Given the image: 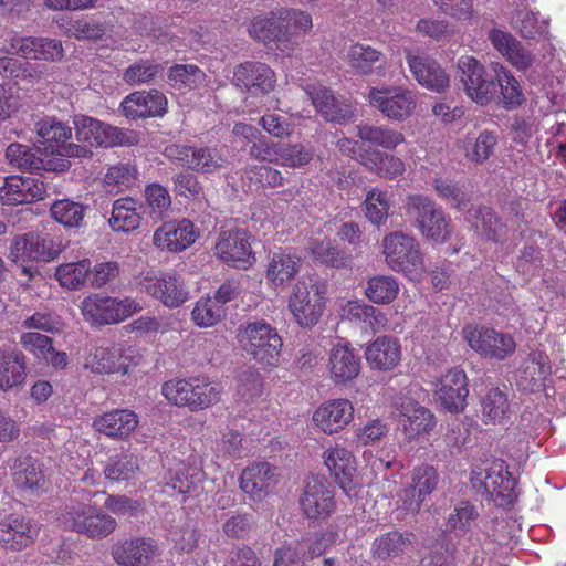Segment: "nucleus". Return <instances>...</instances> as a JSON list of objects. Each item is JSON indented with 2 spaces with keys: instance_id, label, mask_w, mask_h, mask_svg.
I'll return each mask as SVG.
<instances>
[{
  "instance_id": "1",
  "label": "nucleus",
  "mask_w": 566,
  "mask_h": 566,
  "mask_svg": "<svg viewBox=\"0 0 566 566\" xmlns=\"http://www.w3.org/2000/svg\"><path fill=\"white\" fill-rule=\"evenodd\" d=\"M403 216L419 233L436 242L451 237V219L432 198L422 193H409L402 205Z\"/></svg>"
},
{
  "instance_id": "2",
  "label": "nucleus",
  "mask_w": 566,
  "mask_h": 566,
  "mask_svg": "<svg viewBox=\"0 0 566 566\" xmlns=\"http://www.w3.org/2000/svg\"><path fill=\"white\" fill-rule=\"evenodd\" d=\"M237 337L241 348L259 364L277 365L283 340L276 328L266 321L255 319L240 325Z\"/></svg>"
},
{
  "instance_id": "3",
  "label": "nucleus",
  "mask_w": 566,
  "mask_h": 566,
  "mask_svg": "<svg viewBox=\"0 0 566 566\" xmlns=\"http://www.w3.org/2000/svg\"><path fill=\"white\" fill-rule=\"evenodd\" d=\"M59 521L65 530L90 539L106 538L117 527L116 520L104 510L83 503L66 505Z\"/></svg>"
},
{
  "instance_id": "4",
  "label": "nucleus",
  "mask_w": 566,
  "mask_h": 566,
  "mask_svg": "<svg viewBox=\"0 0 566 566\" xmlns=\"http://www.w3.org/2000/svg\"><path fill=\"white\" fill-rule=\"evenodd\" d=\"M163 395L179 407L203 410L221 400V388L199 378L170 380L163 385Z\"/></svg>"
},
{
  "instance_id": "5",
  "label": "nucleus",
  "mask_w": 566,
  "mask_h": 566,
  "mask_svg": "<svg viewBox=\"0 0 566 566\" xmlns=\"http://www.w3.org/2000/svg\"><path fill=\"white\" fill-rule=\"evenodd\" d=\"M73 124L76 140L86 144L91 149L132 146L137 143L134 132L123 130L91 116L75 115Z\"/></svg>"
},
{
  "instance_id": "6",
  "label": "nucleus",
  "mask_w": 566,
  "mask_h": 566,
  "mask_svg": "<svg viewBox=\"0 0 566 566\" xmlns=\"http://www.w3.org/2000/svg\"><path fill=\"white\" fill-rule=\"evenodd\" d=\"M81 310L86 322L95 326L117 324L138 313L143 306L134 298L101 296L93 294L82 301Z\"/></svg>"
},
{
  "instance_id": "7",
  "label": "nucleus",
  "mask_w": 566,
  "mask_h": 566,
  "mask_svg": "<svg viewBox=\"0 0 566 566\" xmlns=\"http://www.w3.org/2000/svg\"><path fill=\"white\" fill-rule=\"evenodd\" d=\"M170 161L189 170L214 174L228 164V159L217 147L170 144L164 149Z\"/></svg>"
},
{
  "instance_id": "8",
  "label": "nucleus",
  "mask_w": 566,
  "mask_h": 566,
  "mask_svg": "<svg viewBox=\"0 0 566 566\" xmlns=\"http://www.w3.org/2000/svg\"><path fill=\"white\" fill-rule=\"evenodd\" d=\"M455 69V80L462 85L465 95L481 106L490 104L495 96V85L483 64L473 56L462 55Z\"/></svg>"
},
{
  "instance_id": "9",
  "label": "nucleus",
  "mask_w": 566,
  "mask_h": 566,
  "mask_svg": "<svg viewBox=\"0 0 566 566\" xmlns=\"http://www.w3.org/2000/svg\"><path fill=\"white\" fill-rule=\"evenodd\" d=\"M387 264L397 272L417 276L423 270V258L416 239L403 232L389 233L384 239Z\"/></svg>"
},
{
  "instance_id": "10",
  "label": "nucleus",
  "mask_w": 566,
  "mask_h": 566,
  "mask_svg": "<svg viewBox=\"0 0 566 566\" xmlns=\"http://www.w3.org/2000/svg\"><path fill=\"white\" fill-rule=\"evenodd\" d=\"M249 33L273 52L289 55L296 45L295 32L289 29L282 12L253 19Z\"/></svg>"
},
{
  "instance_id": "11",
  "label": "nucleus",
  "mask_w": 566,
  "mask_h": 566,
  "mask_svg": "<svg viewBox=\"0 0 566 566\" xmlns=\"http://www.w3.org/2000/svg\"><path fill=\"white\" fill-rule=\"evenodd\" d=\"M325 307L323 292L318 285L298 281L289 300V308L295 322L303 328L315 326Z\"/></svg>"
},
{
  "instance_id": "12",
  "label": "nucleus",
  "mask_w": 566,
  "mask_h": 566,
  "mask_svg": "<svg viewBox=\"0 0 566 566\" xmlns=\"http://www.w3.org/2000/svg\"><path fill=\"white\" fill-rule=\"evenodd\" d=\"M298 502L303 514L314 521L327 518L336 506L332 484L318 475L307 479Z\"/></svg>"
},
{
  "instance_id": "13",
  "label": "nucleus",
  "mask_w": 566,
  "mask_h": 566,
  "mask_svg": "<svg viewBox=\"0 0 566 566\" xmlns=\"http://www.w3.org/2000/svg\"><path fill=\"white\" fill-rule=\"evenodd\" d=\"M61 252L60 244L49 234L29 232L17 235L11 242L9 258L13 263L27 261L49 262Z\"/></svg>"
},
{
  "instance_id": "14",
  "label": "nucleus",
  "mask_w": 566,
  "mask_h": 566,
  "mask_svg": "<svg viewBox=\"0 0 566 566\" xmlns=\"http://www.w3.org/2000/svg\"><path fill=\"white\" fill-rule=\"evenodd\" d=\"M368 99L384 116L399 122L410 117L417 105L412 92L401 87H373Z\"/></svg>"
},
{
  "instance_id": "15",
  "label": "nucleus",
  "mask_w": 566,
  "mask_h": 566,
  "mask_svg": "<svg viewBox=\"0 0 566 566\" xmlns=\"http://www.w3.org/2000/svg\"><path fill=\"white\" fill-rule=\"evenodd\" d=\"M465 337L473 350L491 359L504 360L516 349V343L511 335L490 327L481 326L465 331Z\"/></svg>"
},
{
  "instance_id": "16",
  "label": "nucleus",
  "mask_w": 566,
  "mask_h": 566,
  "mask_svg": "<svg viewBox=\"0 0 566 566\" xmlns=\"http://www.w3.org/2000/svg\"><path fill=\"white\" fill-rule=\"evenodd\" d=\"M111 555L118 566H150L160 552L155 539L136 536L114 543Z\"/></svg>"
},
{
  "instance_id": "17",
  "label": "nucleus",
  "mask_w": 566,
  "mask_h": 566,
  "mask_svg": "<svg viewBox=\"0 0 566 566\" xmlns=\"http://www.w3.org/2000/svg\"><path fill=\"white\" fill-rule=\"evenodd\" d=\"M216 253L223 262L238 269H248L255 262L244 229L222 231L216 243Z\"/></svg>"
},
{
  "instance_id": "18",
  "label": "nucleus",
  "mask_w": 566,
  "mask_h": 566,
  "mask_svg": "<svg viewBox=\"0 0 566 566\" xmlns=\"http://www.w3.org/2000/svg\"><path fill=\"white\" fill-rule=\"evenodd\" d=\"M119 112L130 120L161 117L167 112V98L157 90L133 92L122 101Z\"/></svg>"
},
{
  "instance_id": "19",
  "label": "nucleus",
  "mask_w": 566,
  "mask_h": 566,
  "mask_svg": "<svg viewBox=\"0 0 566 566\" xmlns=\"http://www.w3.org/2000/svg\"><path fill=\"white\" fill-rule=\"evenodd\" d=\"M38 534L36 524L20 514H8L0 520V546L6 549H24L34 543Z\"/></svg>"
},
{
  "instance_id": "20",
  "label": "nucleus",
  "mask_w": 566,
  "mask_h": 566,
  "mask_svg": "<svg viewBox=\"0 0 566 566\" xmlns=\"http://www.w3.org/2000/svg\"><path fill=\"white\" fill-rule=\"evenodd\" d=\"M232 81L235 86L258 96L273 91L276 78L274 72L266 64L245 62L234 69Z\"/></svg>"
},
{
  "instance_id": "21",
  "label": "nucleus",
  "mask_w": 566,
  "mask_h": 566,
  "mask_svg": "<svg viewBox=\"0 0 566 566\" xmlns=\"http://www.w3.org/2000/svg\"><path fill=\"white\" fill-rule=\"evenodd\" d=\"M46 197V187L39 177L10 176L0 188L3 205H23L40 201Z\"/></svg>"
},
{
  "instance_id": "22",
  "label": "nucleus",
  "mask_w": 566,
  "mask_h": 566,
  "mask_svg": "<svg viewBox=\"0 0 566 566\" xmlns=\"http://www.w3.org/2000/svg\"><path fill=\"white\" fill-rule=\"evenodd\" d=\"M407 63L420 85L437 93H442L449 87V75L433 57L424 53H408Z\"/></svg>"
},
{
  "instance_id": "23",
  "label": "nucleus",
  "mask_w": 566,
  "mask_h": 566,
  "mask_svg": "<svg viewBox=\"0 0 566 566\" xmlns=\"http://www.w3.org/2000/svg\"><path fill=\"white\" fill-rule=\"evenodd\" d=\"M11 48L22 59L60 62L64 57V48L59 39L46 36L13 38Z\"/></svg>"
},
{
  "instance_id": "24",
  "label": "nucleus",
  "mask_w": 566,
  "mask_h": 566,
  "mask_svg": "<svg viewBox=\"0 0 566 566\" xmlns=\"http://www.w3.org/2000/svg\"><path fill=\"white\" fill-rule=\"evenodd\" d=\"M486 38L493 48L517 71L524 72L532 67L535 56L510 32L492 28L488 31Z\"/></svg>"
},
{
  "instance_id": "25",
  "label": "nucleus",
  "mask_w": 566,
  "mask_h": 566,
  "mask_svg": "<svg viewBox=\"0 0 566 566\" xmlns=\"http://www.w3.org/2000/svg\"><path fill=\"white\" fill-rule=\"evenodd\" d=\"M308 95L316 111L327 122L344 124L354 116L352 103L342 96L335 95L327 87H312Z\"/></svg>"
},
{
  "instance_id": "26",
  "label": "nucleus",
  "mask_w": 566,
  "mask_h": 566,
  "mask_svg": "<svg viewBox=\"0 0 566 566\" xmlns=\"http://www.w3.org/2000/svg\"><path fill=\"white\" fill-rule=\"evenodd\" d=\"M481 486L484 493L501 506L512 504L515 499V480L511 476L502 460L494 461L486 469Z\"/></svg>"
},
{
  "instance_id": "27",
  "label": "nucleus",
  "mask_w": 566,
  "mask_h": 566,
  "mask_svg": "<svg viewBox=\"0 0 566 566\" xmlns=\"http://www.w3.org/2000/svg\"><path fill=\"white\" fill-rule=\"evenodd\" d=\"M438 471L429 464L416 467L411 472V484L405 490L403 505L410 512H418L439 484Z\"/></svg>"
},
{
  "instance_id": "28",
  "label": "nucleus",
  "mask_w": 566,
  "mask_h": 566,
  "mask_svg": "<svg viewBox=\"0 0 566 566\" xmlns=\"http://www.w3.org/2000/svg\"><path fill=\"white\" fill-rule=\"evenodd\" d=\"M354 418V407L347 399H333L322 403L313 415V421L324 433L343 430Z\"/></svg>"
},
{
  "instance_id": "29",
  "label": "nucleus",
  "mask_w": 566,
  "mask_h": 566,
  "mask_svg": "<svg viewBox=\"0 0 566 566\" xmlns=\"http://www.w3.org/2000/svg\"><path fill=\"white\" fill-rule=\"evenodd\" d=\"M198 233L191 221L182 219L164 223L154 233V244L170 252H180L190 247Z\"/></svg>"
},
{
  "instance_id": "30",
  "label": "nucleus",
  "mask_w": 566,
  "mask_h": 566,
  "mask_svg": "<svg viewBox=\"0 0 566 566\" xmlns=\"http://www.w3.org/2000/svg\"><path fill=\"white\" fill-rule=\"evenodd\" d=\"M134 353L135 350L132 347H96L90 354L86 366L91 367L92 371L98 374L122 373L125 375L133 363Z\"/></svg>"
},
{
  "instance_id": "31",
  "label": "nucleus",
  "mask_w": 566,
  "mask_h": 566,
  "mask_svg": "<svg viewBox=\"0 0 566 566\" xmlns=\"http://www.w3.org/2000/svg\"><path fill=\"white\" fill-rule=\"evenodd\" d=\"M468 379L463 370L451 369L440 380L437 399L450 412H460L467 406Z\"/></svg>"
},
{
  "instance_id": "32",
  "label": "nucleus",
  "mask_w": 566,
  "mask_h": 566,
  "mask_svg": "<svg viewBox=\"0 0 566 566\" xmlns=\"http://www.w3.org/2000/svg\"><path fill=\"white\" fill-rule=\"evenodd\" d=\"M275 468L268 462L252 464L245 468L240 476V488L253 500L261 501L276 485Z\"/></svg>"
},
{
  "instance_id": "33",
  "label": "nucleus",
  "mask_w": 566,
  "mask_h": 566,
  "mask_svg": "<svg viewBox=\"0 0 566 566\" xmlns=\"http://www.w3.org/2000/svg\"><path fill=\"white\" fill-rule=\"evenodd\" d=\"M138 416L128 409H114L97 416L94 429L108 438L125 439L138 427Z\"/></svg>"
},
{
  "instance_id": "34",
  "label": "nucleus",
  "mask_w": 566,
  "mask_h": 566,
  "mask_svg": "<svg viewBox=\"0 0 566 566\" xmlns=\"http://www.w3.org/2000/svg\"><path fill=\"white\" fill-rule=\"evenodd\" d=\"M365 357L373 369L391 370L401 359V347L398 339L380 336L367 346Z\"/></svg>"
},
{
  "instance_id": "35",
  "label": "nucleus",
  "mask_w": 566,
  "mask_h": 566,
  "mask_svg": "<svg viewBox=\"0 0 566 566\" xmlns=\"http://www.w3.org/2000/svg\"><path fill=\"white\" fill-rule=\"evenodd\" d=\"M13 483L18 489L34 491L43 488L45 475L42 463L31 455H19L10 465Z\"/></svg>"
},
{
  "instance_id": "36",
  "label": "nucleus",
  "mask_w": 566,
  "mask_h": 566,
  "mask_svg": "<svg viewBox=\"0 0 566 566\" xmlns=\"http://www.w3.org/2000/svg\"><path fill=\"white\" fill-rule=\"evenodd\" d=\"M494 85L500 90L497 104L506 111L517 109L526 99L520 81L502 64L494 66Z\"/></svg>"
},
{
  "instance_id": "37",
  "label": "nucleus",
  "mask_w": 566,
  "mask_h": 566,
  "mask_svg": "<svg viewBox=\"0 0 566 566\" xmlns=\"http://www.w3.org/2000/svg\"><path fill=\"white\" fill-rule=\"evenodd\" d=\"M147 292L168 307H178L188 300V291L179 276L164 274L146 285Z\"/></svg>"
},
{
  "instance_id": "38",
  "label": "nucleus",
  "mask_w": 566,
  "mask_h": 566,
  "mask_svg": "<svg viewBox=\"0 0 566 566\" xmlns=\"http://www.w3.org/2000/svg\"><path fill=\"white\" fill-rule=\"evenodd\" d=\"M27 378V357L20 350L0 353V389L20 387Z\"/></svg>"
},
{
  "instance_id": "39",
  "label": "nucleus",
  "mask_w": 566,
  "mask_h": 566,
  "mask_svg": "<svg viewBox=\"0 0 566 566\" xmlns=\"http://www.w3.org/2000/svg\"><path fill=\"white\" fill-rule=\"evenodd\" d=\"M302 260L295 254L286 251L273 253L271 256L265 277L275 287L289 284L300 272Z\"/></svg>"
},
{
  "instance_id": "40",
  "label": "nucleus",
  "mask_w": 566,
  "mask_h": 566,
  "mask_svg": "<svg viewBox=\"0 0 566 566\" xmlns=\"http://www.w3.org/2000/svg\"><path fill=\"white\" fill-rule=\"evenodd\" d=\"M416 536L412 532H387L373 542L371 555L374 559L386 562L400 556L405 549L412 545Z\"/></svg>"
},
{
  "instance_id": "41",
  "label": "nucleus",
  "mask_w": 566,
  "mask_h": 566,
  "mask_svg": "<svg viewBox=\"0 0 566 566\" xmlns=\"http://www.w3.org/2000/svg\"><path fill=\"white\" fill-rule=\"evenodd\" d=\"M323 458L335 482L347 492V484L350 483L356 470L353 453L343 447H335L326 450Z\"/></svg>"
},
{
  "instance_id": "42",
  "label": "nucleus",
  "mask_w": 566,
  "mask_h": 566,
  "mask_svg": "<svg viewBox=\"0 0 566 566\" xmlns=\"http://www.w3.org/2000/svg\"><path fill=\"white\" fill-rule=\"evenodd\" d=\"M142 203H138L130 197H123L115 200L112 205V213L108 224L113 231L129 232L137 229L140 224Z\"/></svg>"
},
{
  "instance_id": "43",
  "label": "nucleus",
  "mask_w": 566,
  "mask_h": 566,
  "mask_svg": "<svg viewBox=\"0 0 566 566\" xmlns=\"http://www.w3.org/2000/svg\"><path fill=\"white\" fill-rule=\"evenodd\" d=\"M331 376L336 384L356 378L360 370V358L347 346H336L329 358Z\"/></svg>"
},
{
  "instance_id": "44",
  "label": "nucleus",
  "mask_w": 566,
  "mask_h": 566,
  "mask_svg": "<svg viewBox=\"0 0 566 566\" xmlns=\"http://www.w3.org/2000/svg\"><path fill=\"white\" fill-rule=\"evenodd\" d=\"M422 547L428 552L420 560L421 566H450L455 560L457 545L451 535L442 533L434 541H422Z\"/></svg>"
},
{
  "instance_id": "45",
  "label": "nucleus",
  "mask_w": 566,
  "mask_h": 566,
  "mask_svg": "<svg viewBox=\"0 0 566 566\" xmlns=\"http://www.w3.org/2000/svg\"><path fill=\"white\" fill-rule=\"evenodd\" d=\"M203 472L196 467L180 465L169 472L166 488L182 495L184 501L188 496H197L201 490Z\"/></svg>"
},
{
  "instance_id": "46",
  "label": "nucleus",
  "mask_w": 566,
  "mask_h": 566,
  "mask_svg": "<svg viewBox=\"0 0 566 566\" xmlns=\"http://www.w3.org/2000/svg\"><path fill=\"white\" fill-rule=\"evenodd\" d=\"M401 408V416L405 418L402 421L403 431L410 439L433 429L434 417L429 409L412 401L403 403Z\"/></svg>"
},
{
  "instance_id": "47",
  "label": "nucleus",
  "mask_w": 566,
  "mask_h": 566,
  "mask_svg": "<svg viewBox=\"0 0 566 566\" xmlns=\"http://www.w3.org/2000/svg\"><path fill=\"white\" fill-rule=\"evenodd\" d=\"M347 60L350 67L359 75H369L381 70L385 64V57L380 51L360 43L349 48Z\"/></svg>"
},
{
  "instance_id": "48",
  "label": "nucleus",
  "mask_w": 566,
  "mask_h": 566,
  "mask_svg": "<svg viewBox=\"0 0 566 566\" xmlns=\"http://www.w3.org/2000/svg\"><path fill=\"white\" fill-rule=\"evenodd\" d=\"M475 219L474 228L479 235L493 242H501L505 239L507 228L490 207H479L470 212Z\"/></svg>"
},
{
  "instance_id": "49",
  "label": "nucleus",
  "mask_w": 566,
  "mask_h": 566,
  "mask_svg": "<svg viewBox=\"0 0 566 566\" xmlns=\"http://www.w3.org/2000/svg\"><path fill=\"white\" fill-rule=\"evenodd\" d=\"M481 408L485 423H501L510 411L506 394L497 387L489 388L481 398Z\"/></svg>"
},
{
  "instance_id": "50",
  "label": "nucleus",
  "mask_w": 566,
  "mask_h": 566,
  "mask_svg": "<svg viewBox=\"0 0 566 566\" xmlns=\"http://www.w3.org/2000/svg\"><path fill=\"white\" fill-rule=\"evenodd\" d=\"M90 260L64 263L56 268L55 279L64 289L74 291L88 285Z\"/></svg>"
},
{
  "instance_id": "51",
  "label": "nucleus",
  "mask_w": 566,
  "mask_h": 566,
  "mask_svg": "<svg viewBox=\"0 0 566 566\" xmlns=\"http://www.w3.org/2000/svg\"><path fill=\"white\" fill-rule=\"evenodd\" d=\"M357 137L364 143L389 150L395 149L398 145L405 142V137L401 133L385 126H375L369 124L357 126Z\"/></svg>"
},
{
  "instance_id": "52",
  "label": "nucleus",
  "mask_w": 566,
  "mask_h": 566,
  "mask_svg": "<svg viewBox=\"0 0 566 566\" xmlns=\"http://www.w3.org/2000/svg\"><path fill=\"white\" fill-rule=\"evenodd\" d=\"M88 207L70 199L55 201L50 209L52 218L69 228L84 227Z\"/></svg>"
},
{
  "instance_id": "53",
  "label": "nucleus",
  "mask_w": 566,
  "mask_h": 566,
  "mask_svg": "<svg viewBox=\"0 0 566 566\" xmlns=\"http://www.w3.org/2000/svg\"><path fill=\"white\" fill-rule=\"evenodd\" d=\"M263 394V378L253 367L241 370L237 379L235 399L243 403H252Z\"/></svg>"
},
{
  "instance_id": "54",
  "label": "nucleus",
  "mask_w": 566,
  "mask_h": 566,
  "mask_svg": "<svg viewBox=\"0 0 566 566\" xmlns=\"http://www.w3.org/2000/svg\"><path fill=\"white\" fill-rule=\"evenodd\" d=\"M39 149H33L23 144H10L6 150V158L9 164L20 170L39 172L41 171L42 159Z\"/></svg>"
},
{
  "instance_id": "55",
  "label": "nucleus",
  "mask_w": 566,
  "mask_h": 566,
  "mask_svg": "<svg viewBox=\"0 0 566 566\" xmlns=\"http://www.w3.org/2000/svg\"><path fill=\"white\" fill-rule=\"evenodd\" d=\"M399 284L389 275H376L368 280L365 289L367 298L375 304H389L398 295Z\"/></svg>"
},
{
  "instance_id": "56",
  "label": "nucleus",
  "mask_w": 566,
  "mask_h": 566,
  "mask_svg": "<svg viewBox=\"0 0 566 566\" xmlns=\"http://www.w3.org/2000/svg\"><path fill=\"white\" fill-rule=\"evenodd\" d=\"M139 471L138 458L134 454H122L108 460L104 468L106 479L123 482L134 479Z\"/></svg>"
},
{
  "instance_id": "57",
  "label": "nucleus",
  "mask_w": 566,
  "mask_h": 566,
  "mask_svg": "<svg viewBox=\"0 0 566 566\" xmlns=\"http://www.w3.org/2000/svg\"><path fill=\"white\" fill-rule=\"evenodd\" d=\"M390 196L387 191L371 188L365 198L364 210L366 218L375 226L384 224L388 219Z\"/></svg>"
},
{
  "instance_id": "58",
  "label": "nucleus",
  "mask_w": 566,
  "mask_h": 566,
  "mask_svg": "<svg viewBox=\"0 0 566 566\" xmlns=\"http://www.w3.org/2000/svg\"><path fill=\"white\" fill-rule=\"evenodd\" d=\"M496 143V136L488 130L481 132L476 137L468 136L463 142L465 156L471 161L483 163L493 154Z\"/></svg>"
},
{
  "instance_id": "59",
  "label": "nucleus",
  "mask_w": 566,
  "mask_h": 566,
  "mask_svg": "<svg viewBox=\"0 0 566 566\" xmlns=\"http://www.w3.org/2000/svg\"><path fill=\"white\" fill-rule=\"evenodd\" d=\"M168 80L174 88H193L203 82L205 73L193 64H175L168 71Z\"/></svg>"
},
{
  "instance_id": "60",
  "label": "nucleus",
  "mask_w": 566,
  "mask_h": 566,
  "mask_svg": "<svg viewBox=\"0 0 566 566\" xmlns=\"http://www.w3.org/2000/svg\"><path fill=\"white\" fill-rule=\"evenodd\" d=\"M35 132L43 143H48L51 146L54 143L56 148L72 137V128L54 117H45L38 120L35 123Z\"/></svg>"
},
{
  "instance_id": "61",
  "label": "nucleus",
  "mask_w": 566,
  "mask_h": 566,
  "mask_svg": "<svg viewBox=\"0 0 566 566\" xmlns=\"http://www.w3.org/2000/svg\"><path fill=\"white\" fill-rule=\"evenodd\" d=\"M163 72L161 64L153 60H139L125 70L123 80L128 85H140L149 83Z\"/></svg>"
},
{
  "instance_id": "62",
  "label": "nucleus",
  "mask_w": 566,
  "mask_h": 566,
  "mask_svg": "<svg viewBox=\"0 0 566 566\" xmlns=\"http://www.w3.org/2000/svg\"><path fill=\"white\" fill-rule=\"evenodd\" d=\"M364 164L377 175L390 179L401 175L405 170V165L399 158L380 151L370 154Z\"/></svg>"
},
{
  "instance_id": "63",
  "label": "nucleus",
  "mask_w": 566,
  "mask_h": 566,
  "mask_svg": "<svg viewBox=\"0 0 566 566\" xmlns=\"http://www.w3.org/2000/svg\"><path fill=\"white\" fill-rule=\"evenodd\" d=\"M312 253L314 258L332 268H345L350 263V255L335 245L331 240H323L313 243Z\"/></svg>"
},
{
  "instance_id": "64",
  "label": "nucleus",
  "mask_w": 566,
  "mask_h": 566,
  "mask_svg": "<svg viewBox=\"0 0 566 566\" xmlns=\"http://www.w3.org/2000/svg\"><path fill=\"white\" fill-rule=\"evenodd\" d=\"M308 559H312L308 554V543L295 542L275 551L273 566H304Z\"/></svg>"
}]
</instances>
